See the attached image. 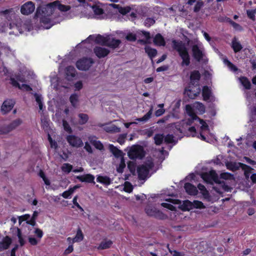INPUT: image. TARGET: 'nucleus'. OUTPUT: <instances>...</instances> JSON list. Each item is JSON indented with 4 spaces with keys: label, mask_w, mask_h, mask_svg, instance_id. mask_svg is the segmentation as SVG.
I'll return each mask as SVG.
<instances>
[{
    "label": "nucleus",
    "mask_w": 256,
    "mask_h": 256,
    "mask_svg": "<svg viewBox=\"0 0 256 256\" xmlns=\"http://www.w3.org/2000/svg\"><path fill=\"white\" fill-rule=\"evenodd\" d=\"M228 22L235 30L237 31H242V28L239 24L230 20Z\"/></svg>",
    "instance_id": "53"
},
{
    "label": "nucleus",
    "mask_w": 256,
    "mask_h": 256,
    "mask_svg": "<svg viewBox=\"0 0 256 256\" xmlns=\"http://www.w3.org/2000/svg\"><path fill=\"white\" fill-rule=\"evenodd\" d=\"M34 10V4L32 2L28 1L21 6L20 12L22 14L28 16L32 14Z\"/></svg>",
    "instance_id": "14"
},
{
    "label": "nucleus",
    "mask_w": 256,
    "mask_h": 256,
    "mask_svg": "<svg viewBox=\"0 0 256 256\" xmlns=\"http://www.w3.org/2000/svg\"><path fill=\"white\" fill-rule=\"evenodd\" d=\"M120 42H121L120 40L115 39L110 36H108V39L106 46L112 48H115L118 46Z\"/></svg>",
    "instance_id": "22"
},
{
    "label": "nucleus",
    "mask_w": 256,
    "mask_h": 256,
    "mask_svg": "<svg viewBox=\"0 0 256 256\" xmlns=\"http://www.w3.org/2000/svg\"><path fill=\"white\" fill-rule=\"evenodd\" d=\"M62 126L64 130L68 133L72 132V130L68 123L64 120H62Z\"/></svg>",
    "instance_id": "56"
},
{
    "label": "nucleus",
    "mask_w": 256,
    "mask_h": 256,
    "mask_svg": "<svg viewBox=\"0 0 256 256\" xmlns=\"http://www.w3.org/2000/svg\"><path fill=\"white\" fill-rule=\"evenodd\" d=\"M246 14L248 18L251 20H255V14H256V8L253 10H246Z\"/></svg>",
    "instance_id": "48"
},
{
    "label": "nucleus",
    "mask_w": 256,
    "mask_h": 256,
    "mask_svg": "<svg viewBox=\"0 0 256 256\" xmlns=\"http://www.w3.org/2000/svg\"><path fill=\"white\" fill-rule=\"evenodd\" d=\"M220 178L224 180L231 179L232 178V175L228 172H223L220 175Z\"/></svg>",
    "instance_id": "61"
},
{
    "label": "nucleus",
    "mask_w": 256,
    "mask_h": 256,
    "mask_svg": "<svg viewBox=\"0 0 256 256\" xmlns=\"http://www.w3.org/2000/svg\"><path fill=\"white\" fill-rule=\"evenodd\" d=\"M66 74L68 80L74 77L76 75V70L74 67L72 66H68L66 68Z\"/></svg>",
    "instance_id": "34"
},
{
    "label": "nucleus",
    "mask_w": 256,
    "mask_h": 256,
    "mask_svg": "<svg viewBox=\"0 0 256 256\" xmlns=\"http://www.w3.org/2000/svg\"><path fill=\"white\" fill-rule=\"evenodd\" d=\"M78 188L79 186H76L73 188H70L68 190L64 192L62 194V196L65 198H70V196L73 194L74 190Z\"/></svg>",
    "instance_id": "35"
},
{
    "label": "nucleus",
    "mask_w": 256,
    "mask_h": 256,
    "mask_svg": "<svg viewBox=\"0 0 256 256\" xmlns=\"http://www.w3.org/2000/svg\"><path fill=\"white\" fill-rule=\"evenodd\" d=\"M66 140L72 147L78 148L82 147L84 143L80 137L73 134H70L66 136Z\"/></svg>",
    "instance_id": "12"
},
{
    "label": "nucleus",
    "mask_w": 256,
    "mask_h": 256,
    "mask_svg": "<svg viewBox=\"0 0 256 256\" xmlns=\"http://www.w3.org/2000/svg\"><path fill=\"white\" fill-rule=\"evenodd\" d=\"M78 124L81 125L86 124L88 120V116L87 114L80 113L78 114Z\"/></svg>",
    "instance_id": "33"
},
{
    "label": "nucleus",
    "mask_w": 256,
    "mask_h": 256,
    "mask_svg": "<svg viewBox=\"0 0 256 256\" xmlns=\"http://www.w3.org/2000/svg\"><path fill=\"white\" fill-rule=\"evenodd\" d=\"M126 168V164L123 158H120V163L118 166L116 167V170L119 173H122L124 172V168Z\"/></svg>",
    "instance_id": "44"
},
{
    "label": "nucleus",
    "mask_w": 256,
    "mask_h": 256,
    "mask_svg": "<svg viewBox=\"0 0 256 256\" xmlns=\"http://www.w3.org/2000/svg\"><path fill=\"white\" fill-rule=\"evenodd\" d=\"M17 236L18 238V242L20 244V246H24L25 243L26 241L24 240V238L22 237V236L21 234L20 230L19 228H17Z\"/></svg>",
    "instance_id": "52"
},
{
    "label": "nucleus",
    "mask_w": 256,
    "mask_h": 256,
    "mask_svg": "<svg viewBox=\"0 0 256 256\" xmlns=\"http://www.w3.org/2000/svg\"><path fill=\"white\" fill-rule=\"evenodd\" d=\"M198 188L199 190L201 192L202 195L205 197L206 198L208 195V192L205 186L200 184L198 186Z\"/></svg>",
    "instance_id": "50"
},
{
    "label": "nucleus",
    "mask_w": 256,
    "mask_h": 256,
    "mask_svg": "<svg viewBox=\"0 0 256 256\" xmlns=\"http://www.w3.org/2000/svg\"><path fill=\"white\" fill-rule=\"evenodd\" d=\"M48 140L50 144V147L52 148H54L55 150H56L58 148V144L55 140H52V138L49 134H48Z\"/></svg>",
    "instance_id": "57"
},
{
    "label": "nucleus",
    "mask_w": 256,
    "mask_h": 256,
    "mask_svg": "<svg viewBox=\"0 0 256 256\" xmlns=\"http://www.w3.org/2000/svg\"><path fill=\"white\" fill-rule=\"evenodd\" d=\"M70 100L74 107H76L78 103V96L76 94H72L70 98Z\"/></svg>",
    "instance_id": "49"
},
{
    "label": "nucleus",
    "mask_w": 256,
    "mask_h": 256,
    "mask_svg": "<svg viewBox=\"0 0 256 256\" xmlns=\"http://www.w3.org/2000/svg\"><path fill=\"white\" fill-rule=\"evenodd\" d=\"M28 242L30 243L31 245L32 246L36 245L38 244V242L40 241V240L38 238L37 239L31 236L28 237Z\"/></svg>",
    "instance_id": "58"
},
{
    "label": "nucleus",
    "mask_w": 256,
    "mask_h": 256,
    "mask_svg": "<svg viewBox=\"0 0 256 256\" xmlns=\"http://www.w3.org/2000/svg\"><path fill=\"white\" fill-rule=\"evenodd\" d=\"M164 202L161 204V206L171 210H175L176 207L173 204H178L180 201L175 199H166Z\"/></svg>",
    "instance_id": "17"
},
{
    "label": "nucleus",
    "mask_w": 256,
    "mask_h": 256,
    "mask_svg": "<svg viewBox=\"0 0 256 256\" xmlns=\"http://www.w3.org/2000/svg\"><path fill=\"white\" fill-rule=\"evenodd\" d=\"M155 22V20L152 18H147L144 21V25L146 26L150 27Z\"/></svg>",
    "instance_id": "59"
},
{
    "label": "nucleus",
    "mask_w": 256,
    "mask_h": 256,
    "mask_svg": "<svg viewBox=\"0 0 256 256\" xmlns=\"http://www.w3.org/2000/svg\"><path fill=\"white\" fill-rule=\"evenodd\" d=\"M109 149L111 152L117 158H120L122 157V152L118 150L117 148L113 146L112 144H109Z\"/></svg>",
    "instance_id": "31"
},
{
    "label": "nucleus",
    "mask_w": 256,
    "mask_h": 256,
    "mask_svg": "<svg viewBox=\"0 0 256 256\" xmlns=\"http://www.w3.org/2000/svg\"><path fill=\"white\" fill-rule=\"evenodd\" d=\"M128 156L130 159L142 158L144 156L142 148L140 146H132L128 152Z\"/></svg>",
    "instance_id": "9"
},
{
    "label": "nucleus",
    "mask_w": 256,
    "mask_h": 256,
    "mask_svg": "<svg viewBox=\"0 0 256 256\" xmlns=\"http://www.w3.org/2000/svg\"><path fill=\"white\" fill-rule=\"evenodd\" d=\"M164 140L165 142L170 144L174 142V136L172 134H168L164 137Z\"/></svg>",
    "instance_id": "55"
},
{
    "label": "nucleus",
    "mask_w": 256,
    "mask_h": 256,
    "mask_svg": "<svg viewBox=\"0 0 256 256\" xmlns=\"http://www.w3.org/2000/svg\"><path fill=\"white\" fill-rule=\"evenodd\" d=\"M145 212L148 216H154L160 219H164L166 218V216L161 211L150 204L146 206L145 208Z\"/></svg>",
    "instance_id": "8"
},
{
    "label": "nucleus",
    "mask_w": 256,
    "mask_h": 256,
    "mask_svg": "<svg viewBox=\"0 0 256 256\" xmlns=\"http://www.w3.org/2000/svg\"><path fill=\"white\" fill-rule=\"evenodd\" d=\"M10 81L12 84L14 86L18 87L20 90H25L26 91H30L32 90L31 88L29 86L26 84H22L20 85L16 80H15L14 78H11Z\"/></svg>",
    "instance_id": "27"
},
{
    "label": "nucleus",
    "mask_w": 256,
    "mask_h": 256,
    "mask_svg": "<svg viewBox=\"0 0 256 256\" xmlns=\"http://www.w3.org/2000/svg\"><path fill=\"white\" fill-rule=\"evenodd\" d=\"M200 74L198 71L194 70L191 72L190 81L191 82L194 83L195 82H198L200 78Z\"/></svg>",
    "instance_id": "36"
},
{
    "label": "nucleus",
    "mask_w": 256,
    "mask_h": 256,
    "mask_svg": "<svg viewBox=\"0 0 256 256\" xmlns=\"http://www.w3.org/2000/svg\"><path fill=\"white\" fill-rule=\"evenodd\" d=\"M202 178L207 183L213 184V182L221 184L223 182H222L216 172L211 170L208 172H206L201 174Z\"/></svg>",
    "instance_id": "7"
},
{
    "label": "nucleus",
    "mask_w": 256,
    "mask_h": 256,
    "mask_svg": "<svg viewBox=\"0 0 256 256\" xmlns=\"http://www.w3.org/2000/svg\"><path fill=\"white\" fill-rule=\"evenodd\" d=\"M96 180L98 182L105 185H109L111 182L110 178L106 176H98Z\"/></svg>",
    "instance_id": "38"
},
{
    "label": "nucleus",
    "mask_w": 256,
    "mask_h": 256,
    "mask_svg": "<svg viewBox=\"0 0 256 256\" xmlns=\"http://www.w3.org/2000/svg\"><path fill=\"white\" fill-rule=\"evenodd\" d=\"M184 188L187 193L190 195H196L198 190L196 186L190 183H186L184 184Z\"/></svg>",
    "instance_id": "28"
},
{
    "label": "nucleus",
    "mask_w": 256,
    "mask_h": 256,
    "mask_svg": "<svg viewBox=\"0 0 256 256\" xmlns=\"http://www.w3.org/2000/svg\"><path fill=\"white\" fill-rule=\"evenodd\" d=\"M21 123L22 121L20 119L14 120L6 128L2 130H0V134H6L12 131L20 126Z\"/></svg>",
    "instance_id": "18"
},
{
    "label": "nucleus",
    "mask_w": 256,
    "mask_h": 256,
    "mask_svg": "<svg viewBox=\"0 0 256 256\" xmlns=\"http://www.w3.org/2000/svg\"><path fill=\"white\" fill-rule=\"evenodd\" d=\"M108 39V36H106L98 34L90 35L86 40L84 41V42H90V40H94L96 43L101 44L104 46H106Z\"/></svg>",
    "instance_id": "13"
},
{
    "label": "nucleus",
    "mask_w": 256,
    "mask_h": 256,
    "mask_svg": "<svg viewBox=\"0 0 256 256\" xmlns=\"http://www.w3.org/2000/svg\"><path fill=\"white\" fill-rule=\"evenodd\" d=\"M135 167V164L133 162H130L128 164V168L132 173L134 172Z\"/></svg>",
    "instance_id": "64"
},
{
    "label": "nucleus",
    "mask_w": 256,
    "mask_h": 256,
    "mask_svg": "<svg viewBox=\"0 0 256 256\" xmlns=\"http://www.w3.org/2000/svg\"><path fill=\"white\" fill-rule=\"evenodd\" d=\"M72 169V166L68 163L64 164L62 166V170L63 172L68 174L70 172Z\"/></svg>",
    "instance_id": "47"
},
{
    "label": "nucleus",
    "mask_w": 256,
    "mask_h": 256,
    "mask_svg": "<svg viewBox=\"0 0 256 256\" xmlns=\"http://www.w3.org/2000/svg\"><path fill=\"white\" fill-rule=\"evenodd\" d=\"M94 63L91 58H83L79 60L76 63L77 68L81 70H86L92 66Z\"/></svg>",
    "instance_id": "11"
},
{
    "label": "nucleus",
    "mask_w": 256,
    "mask_h": 256,
    "mask_svg": "<svg viewBox=\"0 0 256 256\" xmlns=\"http://www.w3.org/2000/svg\"><path fill=\"white\" fill-rule=\"evenodd\" d=\"M110 6L114 8L117 9L118 11L122 14H126L129 12L131 10L130 6L122 7L118 4H109Z\"/></svg>",
    "instance_id": "26"
},
{
    "label": "nucleus",
    "mask_w": 256,
    "mask_h": 256,
    "mask_svg": "<svg viewBox=\"0 0 256 256\" xmlns=\"http://www.w3.org/2000/svg\"><path fill=\"white\" fill-rule=\"evenodd\" d=\"M202 94L204 100L206 101L214 102L216 98L212 94L210 89L207 86H204L202 88Z\"/></svg>",
    "instance_id": "16"
},
{
    "label": "nucleus",
    "mask_w": 256,
    "mask_h": 256,
    "mask_svg": "<svg viewBox=\"0 0 256 256\" xmlns=\"http://www.w3.org/2000/svg\"><path fill=\"white\" fill-rule=\"evenodd\" d=\"M186 110L190 118L188 120L186 123L188 125H190L194 122L196 126H200V132L198 134L196 132L195 126H192L188 128L189 136L192 137H198L202 140L206 141V138L204 135L206 132H208L209 128L206 123L199 118L196 114V112L200 114H202L205 112L204 106L200 102H196L192 105L188 104L186 106Z\"/></svg>",
    "instance_id": "1"
},
{
    "label": "nucleus",
    "mask_w": 256,
    "mask_h": 256,
    "mask_svg": "<svg viewBox=\"0 0 256 256\" xmlns=\"http://www.w3.org/2000/svg\"><path fill=\"white\" fill-rule=\"evenodd\" d=\"M12 243L11 238L6 236L2 241H0V252L5 250L9 247Z\"/></svg>",
    "instance_id": "24"
},
{
    "label": "nucleus",
    "mask_w": 256,
    "mask_h": 256,
    "mask_svg": "<svg viewBox=\"0 0 256 256\" xmlns=\"http://www.w3.org/2000/svg\"><path fill=\"white\" fill-rule=\"evenodd\" d=\"M223 62L231 70L236 72L237 70L236 67L234 65L230 62L226 58L224 57L222 58Z\"/></svg>",
    "instance_id": "41"
},
{
    "label": "nucleus",
    "mask_w": 256,
    "mask_h": 256,
    "mask_svg": "<svg viewBox=\"0 0 256 256\" xmlns=\"http://www.w3.org/2000/svg\"><path fill=\"white\" fill-rule=\"evenodd\" d=\"M146 52L147 53L150 58L152 59L157 54V51L156 49L152 48L150 46H146L145 47Z\"/></svg>",
    "instance_id": "37"
},
{
    "label": "nucleus",
    "mask_w": 256,
    "mask_h": 256,
    "mask_svg": "<svg viewBox=\"0 0 256 256\" xmlns=\"http://www.w3.org/2000/svg\"><path fill=\"white\" fill-rule=\"evenodd\" d=\"M90 7L92 10L93 14L86 15V17L88 18L100 20L104 19L106 17V14L104 12V5L103 4L96 0Z\"/></svg>",
    "instance_id": "5"
},
{
    "label": "nucleus",
    "mask_w": 256,
    "mask_h": 256,
    "mask_svg": "<svg viewBox=\"0 0 256 256\" xmlns=\"http://www.w3.org/2000/svg\"><path fill=\"white\" fill-rule=\"evenodd\" d=\"M94 50L96 55L99 58L106 56L110 52L108 49L101 46H96Z\"/></svg>",
    "instance_id": "20"
},
{
    "label": "nucleus",
    "mask_w": 256,
    "mask_h": 256,
    "mask_svg": "<svg viewBox=\"0 0 256 256\" xmlns=\"http://www.w3.org/2000/svg\"><path fill=\"white\" fill-rule=\"evenodd\" d=\"M154 166V164L151 160H148L144 164L140 166L137 168L138 178L144 180L148 176L149 171Z\"/></svg>",
    "instance_id": "6"
},
{
    "label": "nucleus",
    "mask_w": 256,
    "mask_h": 256,
    "mask_svg": "<svg viewBox=\"0 0 256 256\" xmlns=\"http://www.w3.org/2000/svg\"><path fill=\"white\" fill-rule=\"evenodd\" d=\"M93 146L99 150H102L104 149V146L102 144L100 141L97 140L93 144Z\"/></svg>",
    "instance_id": "63"
},
{
    "label": "nucleus",
    "mask_w": 256,
    "mask_h": 256,
    "mask_svg": "<svg viewBox=\"0 0 256 256\" xmlns=\"http://www.w3.org/2000/svg\"><path fill=\"white\" fill-rule=\"evenodd\" d=\"M96 0H76L72 4L73 6L78 7L82 6L84 7L90 6Z\"/></svg>",
    "instance_id": "21"
},
{
    "label": "nucleus",
    "mask_w": 256,
    "mask_h": 256,
    "mask_svg": "<svg viewBox=\"0 0 256 256\" xmlns=\"http://www.w3.org/2000/svg\"><path fill=\"white\" fill-rule=\"evenodd\" d=\"M84 238V235L82 230L78 228L77 230L76 234L74 238L73 242H80Z\"/></svg>",
    "instance_id": "43"
},
{
    "label": "nucleus",
    "mask_w": 256,
    "mask_h": 256,
    "mask_svg": "<svg viewBox=\"0 0 256 256\" xmlns=\"http://www.w3.org/2000/svg\"><path fill=\"white\" fill-rule=\"evenodd\" d=\"M112 242L110 240H103L98 246V249L103 250L106 249L110 246Z\"/></svg>",
    "instance_id": "42"
},
{
    "label": "nucleus",
    "mask_w": 256,
    "mask_h": 256,
    "mask_svg": "<svg viewBox=\"0 0 256 256\" xmlns=\"http://www.w3.org/2000/svg\"><path fill=\"white\" fill-rule=\"evenodd\" d=\"M42 126L45 130H47L49 126V120L46 118H42Z\"/></svg>",
    "instance_id": "54"
},
{
    "label": "nucleus",
    "mask_w": 256,
    "mask_h": 256,
    "mask_svg": "<svg viewBox=\"0 0 256 256\" xmlns=\"http://www.w3.org/2000/svg\"><path fill=\"white\" fill-rule=\"evenodd\" d=\"M34 96H35V98H36V102L38 103V105L40 110H42L43 104H42V96H40L38 95V94H34Z\"/></svg>",
    "instance_id": "51"
},
{
    "label": "nucleus",
    "mask_w": 256,
    "mask_h": 256,
    "mask_svg": "<svg viewBox=\"0 0 256 256\" xmlns=\"http://www.w3.org/2000/svg\"><path fill=\"white\" fill-rule=\"evenodd\" d=\"M239 80L242 84L244 86L246 89H250V88L251 84L249 80L246 77H241Z\"/></svg>",
    "instance_id": "40"
},
{
    "label": "nucleus",
    "mask_w": 256,
    "mask_h": 256,
    "mask_svg": "<svg viewBox=\"0 0 256 256\" xmlns=\"http://www.w3.org/2000/svg\"><path fill=\"white\" fill-rule=\"evenodd\" d=\"M126 137V134H122L118 136L117 142L120 144H123L125 142V139Z\"/></svg>",
    "instance_id": "60"
},
{
    "label": "nucleus",
    "mask_w": 256,
    "mask_h": 256,
    "mask_svg": "<svg viewBox=\"0 0 256 256\" xmlns=\"http://www.w3.org/2000/svg\"><path fill=\"white\" fill-rule=\"evenodd\" d=\"M154 42L156 45L158 46H164L166 44L164 38L160 34L156 35L154 38Z\"/></svg>",
    "instance_id": "30"
},
{
    "label": "nucleus",
    "mask_w": 256,
    "mask_h": 256,
    "mask_svg": "<svg viewBox=\"0 0 256 256\" xmlns=\"http://www.w3.org/2000/svg\"><path fill=\"white\" fill-rule=\"evenodd\" d=\"M201 90L200 87L196 88V90H186L185 92L188 95V96L191 98H194L196 96L199 94Z\"/></svg>",
    "instance_id": "32"
},
{
    "label": "nucleus",
    "mask_w": 256,
    "mask_h": 256,
    "mask_svg": "<svg viewBox=\"0 0 256 256\" xmlns=\"http://www.w3.org/2000/svg\"><path fill=\"white\" fill-rule=\"evenodd\" d=\"M155 144L160 145L164 140V136L162 134H156L154 136Z\"/></svg>",
    "instance_id": "46"
},
{
    "label": "nucleus",
    "mask_w": 256,
    "mask_h": 256,
    "mask_svg": "<svg viewBox=\"0 0 256 256\" xmlns=\"http://www.w3.org/2000/svg\"><path fill=\"white\" fill-rule=\"evenodd\" d=\"M15 102L12 100H6L4 102L2 106L1 111L3 114H6L10 111L14 105Z\"/></svg>",
    "instance_id": "15"
},
{
    "label": "nucleus",
    "mask_w": 256,
    "mask_h": 256,
    "mask_svg": "<svg viewBox=\"0 0 256 256\" xmlns=\"http://www.w3.org/2000/svg\"><path fill=\"white\" fill-rule=\"evenodd\" d=\"M184 204L186 205L187 210H190L192 208H204V206L203 203L198 200H194L193 202H191L189 200L185 202Z\"/></svg>",
    "instance_id": "19"
},
{
    "label": "nucleus",
    "mask_w": 256,
    "mask_h": 256,
    "mask_svg": "<svg viewBox=\"0 0 256 256\" xmlns=\"http://www.w3.org/2000/svg\"><path fill=\"white\" fill-rule=\"evenodd\" d=\"M5 19L10 23H0V32H5L8 28L10 29H14L12 32H10V34L18 35V34H22L24 30L30 31L31 30V26L30 22L23 23L22 20L16 14L14 8H10L0 12Z\"/></svg>",
    "instance_id": "2"
},
{
    "label": "nucleus",
    "mask_w": 256,
    "mask_h": 256,
    "mask_svg": "<svg viewBox=\"0 0 256 256\" xmlns=\"http://www.w3.org/2000/svg\"><path fill=\"white\" fill-rule=\"evenodd\" d=\"M57 9L66 12L70 10V6L60 4L57 0L40 6L36 9V16L39 18L40 26L44 29H49L59 22L58 20L54 22L50 18Z\"/></svg>",
    "instance_id": "3"
},
{
    "label": "nucleus",
    "mask_w": 256,
    "mask_h": 256,
    "mask_svg": "<svg viewBox=\"0 0 256 256\" xmlns=\"http://www.w3.org/2000/svg\"><path fill=\"white\" fill-rule=\"evenodd\" d=\"M231 46L235 52H240L242 48L240 42L236 38L232 40Z\"/></svg>",
    "instance_id": "29"
},
{
    "label": "nucleus",
    "mask_w": 256,
    "mask_h": 256,
    "mask_svg": "<svg viewBox=\"0 0 256 256\" xmlns=\"http://www.w3.org/2000/svg\"><path fill=\"white\" fill-rule=\"evenodd\" d=\"M106 130L110 132H120V128L114 124H112L106 127Z\"/></svg>",
    "instance_id": "45"
},
{
    "label": "nucleus",
    "mask_w": 256,
    "mask_h": 256,
    "mask_svg": "<svg viewBox=\"0 0 256 256\" xmlns=\"http://www.w3.org/2000/svg\"><path fill=\"white\" fill-rule=\"evenodd\" d=\"M192 52L194 58L200 62L204 56V48L200 42L194 44L192 46Z\"/></svg>",
    "instance_id": "10"
},
{
    "label": "nucleus",
    "mask_w": 256,
    "mask_h": 256,
    "mask_svg": "<svg viewBox=\"0 0 256 256\" xmlns=\"http://www.w3.org/2000/svg\"><path fill=\"white\" fill-rule=\"evenodd\" d=\"M152 112V108H151L150 109V110L145 115H144L142 118H138L136 120L139 122H146L150 118Z\"/></svg>",
    "instance_id": "39"
},
{
    "label": "nucleus",
    "mask_w": 256,
    "mask_h": 256,
    "mask_svg": "<svg viewBox=\"0 0 256 256\" xmlns=\"http://www.w3.org/2000/svg\"><path fill=\"white\" fill-rule=\"evenodd\" d=\"M30 216L29 214H24V216H22L18 217V222L20 224L24 220H26V223L30 224L32 226H34L36 224V220L32 218H30V220H28L30 218Z\"/></svg>",
    "instance_id": "25"
},
{
    "label": "nucleus",
    "mask_w": 256,
    "mask_h": 256,
    "mask_svg": "<svg viewBox=\"0 0 256 256\" xmlns=\"http://www.w3.org/2000/svg\"><path fill=\"white\" fill-rule=\"evenodd\" d=\"M34 233L37 236L39 240L41 239L44 234L42 231L38 228L35 229Z\"/></svg>",
    "instance_id": "62"
},
{
    "label": "nucleus",
    "mask_w": 256,
    "mask_h": 256,
    "mask_svg": "<svg viewBox=\"0 0 256 256\" xmlns=\"http://www.w3.org/2000/svg\"><path fill=\"white\" fill-rule=\"evenodd\" d=\"M76 178L82 182L94 183V176L90 174H86L82 176H77Z\"/></svg>",
    "instance_id": "23"
},
{
    "label": "nucleus",
    "mask_w": 256,
    "mask_h": 256,
    "mask_svg": "<svg viewBox=\"0 0 256 256\" xmlns=\"http://www.w3.org/2000/svg\"><path fill=\"white\" fill-rule=\"evenodd\" d=\"M174 48L178 52L182 60V65L188 66L190 63V56L187 48L182 42L172 41Z\"/></svg>",
    "instance_id": "4"
}]
</instances>
